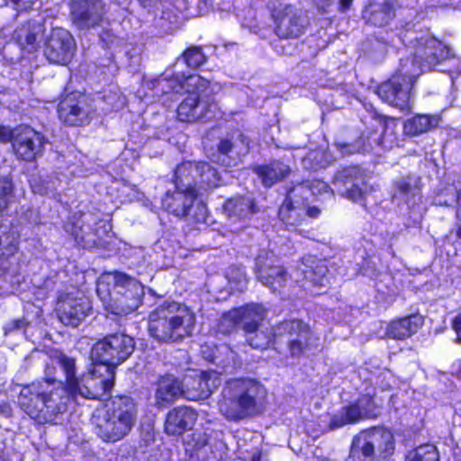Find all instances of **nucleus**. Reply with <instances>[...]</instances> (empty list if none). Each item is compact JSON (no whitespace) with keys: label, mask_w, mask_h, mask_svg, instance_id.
<instances>
[{"label":"nucleus","mask_w":461,"mask_h":461,"mask_svg":"<svg viewBox=\"0 0 461 461\" xmlns=\"http://www.w3.org/2000/svg\"><path fill=\"white\" fill-rule=\"evenodd\" d=\"M266 398L267 390L259 382L249 378L233 379L222 388L218 407L228 420L239 421L260 414Z\"/></svg>","instance_id":"f257e3e1"},{"label":"nucleus","mask_w":461,"mask_h":461,"mask_svg":"<svg viewBox=\"0 0 461 461\" xmlns=\"http://www.w3.org/2000/svg\"><path fill=\"white\" fill-rule=\"evenodd\" d=\"M194 325V313L177 302H164L149 314V333L160 343H176L190 337Z\"/></svg>","instance_id":"f03ea898"},{"label":"nucleus","mask_w":461,"mask_h":461,"mask_svg":"<svg viewBox=\"0 0 461 461\" xmlns=\"http://www.w3.org/2000/svg\"><path fill=\"white\" fill-rule=\"evenodd\" d=\"M72 398L68 386L58 384V386L44 388L42 384H32L23 387L18 396L21 408L32 419L39 423L55 420L57 416L67 410V404Z\"/></svg>","instance_id":"7ed1b4c3"},{"label":"nucleus","mask_w":461,"mask_h":461,"mask_svg":"<svg viewBox=\"0 0 461 461\" xmlns=\"http://www.w3.org/2000/svg\"><path fill=\"white\" fill-rule=\"evenodd\" d=\"M57 362L61 366V370L65 374L68 392L72 393V398L81 396L86 399L104 401L110 397V391L114 384V372L104 369L96 372L97 363H95L91 372L77 377L74 358L59 357Z\"/></svg>","instance_id":"20e7f679"},{"label":"nucleus","mask_w":461,"mask_h":461,"mask_svg":"<svg viewBox=\"0 0 461 461\" xmlns=\"http://www.w3.org/2000/svg\"><path fill=\"white\" fill-rule=\"evenodd\" d=\"M103 283L112 285L108 289L107 298H103L104 309L114 315H128L135 312L141 304L144 287L135 278L113 272L103 276Z\"/></svg>","instance_id":"39448f33"},{"label":"nucleus","mask_w":461,"mask_h":461,"mask_svg":"<svg viewBox=\"0 0 461 461\" xmlns=\"http://www.w3.org/2000/svg\"><path fill=\"white\" fill-rule=\"evenodd\" d=\"M135 349L132 337L122 333L108 334L92 347V358L96 361V372L101 369L115 373L116 367L127 360Z\"/></svg>","instance_id":"423d86ee"},{"label":"nucleus","mask_w":461,"mask_h":461,"mask_svg":"<svg viewBox=\"0 0 461 461\" xmlns=\"http://www.w3.org/2000/svg\"><path fill=\"white\" fill-rule=\"evenodd\" d=\"M314 338L308 324L294 319L281 321L273 327V347L278 349L286 345L289 354L298 358L316 348Z\"/></svg>","instance_id":"0eeeda50"},{"label":"nucleus","mask_w":461,"mask_h":461,"mask_svg":"<svg viewBox=\"0 0 461 461\" xmlns=\"http://www.w3.org/2000/svg\"><path fill=\"white\" fill-rule=\"evenodd\" d=\"M393 434L382 428H373L362 431L354 438L350 457L355 461L386 459L393 454Z\"/></svg>","instance_id":"6e6552de"},{"label":"nucleus","mask_w":461,"mask_h":461,"mask_svg":"<svg viewBox=\"0 0 461 461\" xmlns=\"http://www.w3.org/2000/svg\"><path fill=\"white\" fill-rule=\"evenodd\" d=\"M419 69H410L409 59L402 60L397 72L387 81L379 85L376 94L381 100L395 108L410 107L411 88L418 78Z\"/></svg>","instance_id":"1a4fd4ad"},{"label":"nucleus","mask_w":461,"mask_h":461,"mask_svg":"<svg viewBox=\"0 0 461 461\" xmlns=\"http://www.w3.org/2000/svg\"><path fill=\"white\" fill-rule=\"evenodd\" d=\"M175 176L180 188L191 189L197 196L221 184L218 171L207 162H184L176 167Z\"/></svg>","instance_id":"9d476101"},{"label":"nucleus","mask_w":461,"mask_h":461,"mask_svg":"<svg viewBox=\"0 0 461 461\" xmlns=\"http://www.w3.org/2000/svg\"><path fill=\"white\" fill-rule=\"evenodd\" d=\"M188 95L178 104L177 119L184 122L210 121L215 116L218 105L210 90V82L203 87L185 89Z\"/></svg>","instance_id":"9b49d317"},{"label":"nucleus","mask_w":461,"mask_h":461,"mask_svg":"<svg viewBox=\"0 0 461 461\" xmlns=\"http://www.w3.org/2000/svg\"><path fill=\"white\" fill-rule=\"evenodd\" d=\"M414 52L411 60L409 59L410 69H419L417 77L429 71L447 56L445 46L434 37L424 34L415 39Z\"/></svg>","instance_id":"f8f14e48"},{"label":"nucleus","mask_w":461,"mask_h":461,"mask_svg":"<svg viewBox=\"0 0 461 461\" xmlns=\"http://www.w3.org/2000/svg\"><path fill=\"white\" fill-rule=\"evenodd\" d=\"M58 113L64 124L79 127L90 122L94 109L85 95L72 93L59 102Z\"/></svg>","instance_id":"ddd939ff"},{"label":"nucleus","mask_w":461,"mask_h":461,"mask_svg":"<svg viewBox=\"0 0 461 461\" xmlns=\"http://www.w3.org/2000/svg\"><path fill=\"white\" fill-rule=\"evenodd\" d=\"M76 42L71 33L63 28H54L44 41V56L54 64L67 65L72 59Z\"/></svg>","instance_id":"4468645a"},{"label":"nucleus","mask_w":461,"mask_h":461,"mask_svg":"<svg viewBox=\"0 0 461 461\" xmlns=\"http://www.w3.org/2000/svg\"><path fill=\"white\" fill-rule=\"evenodd\" d=\"M48 139L30 126L15 128L13 149L18 158L32 162L41 157Z\"/></svg>","instance_id":"2eb2a0df"},{"label":"nucleus","mask_w":461,"mask_h":461,"mask_svg":"<svg viewBox=\"0 0 461 461\" xmlns=\"http://www.w3.org/2000/svg\"><path fill=\"white\" fill-rule=\"evenodd\" d=\"M256 275L265 286L272 292L280 293L288 281V275L283 266L276 264L272 253L262 250L256 258Z\"/></svg>","instance_id":"dca6fc26"},{"label":"nucleus","mask_w":461,"mask_h":461,"mask_svg":"<svg viewBox=\"0 0 461 461\" xmlns=\"http://www.w3.org/2000/svg\"><path fill=\"white\" fill-rule=\"evenodd\" d=\"M56 311L62 323L77 327L90 314L92 305L86 297L65 294L59 297Z\"/></svg>","instance_id":"f3484780"},{"label":"nucleus","mask_w":461,"mask_h":461,"mask_svg":"<svg viewBox=\"0 0 461 461\" xmlns=\"http://www.w3.org/2000/svg\"><path fill=\"white\" fill-rule=\"evenodd\" d=\"M104 5L101 0H72L70 16L73 23L80 30L94 28L101 23Z\"/></svg>","instance_id":"a211bd4d"},{"label":"nucleus","mask_w":461,"mask_h":461,"mask_svg":"<svg viewBox=\"0 0 461 461\" xmlns=\"http://www.w3.org/2000/svg\"><path fill=\"white\" fill-rule=\"evenodd\" d=\"M333 190L353 201L361 200L366 192L365 179L357 167H348L336 173L332 181Z\"/></svg>","instance_id":"6ab92c4d"},{"label":"nucleus","mask_w":461,"mask_h":461,"mask_svg":"<svg viewBox=\"0 0 461 461\" xmlns=\"http://www.w3.org/2000/svg\"><path fill=\"white\" fill-rule=\"evenodd\" d=\"M218 161L225 167H235L249 150V140L242 132L236 131L221 139L218 145Z\"/></svg>","instance_id":"aec40b11"},{"label":"nucleus","mask_w":461,"mask_h":461,"mask_svg":"<svg viewBox=\"0 0 461 461\" xmlns=\"http://www.w3.org/2000/svg\"><path fill=\"white\" fill-rule=\"evenodd\" d=\"M185 398L192 401L208 398L221 384V379L216 373L200 372L185 379Z\"/></svg>","instance_id":"412c9836"},{"label":"nucleus","mask_w":461,"mask_h":461,"mask_svg":"<svg viewBox=\"0 0 461 461\" xmlns=\"http://www.w3.org/2000/svg\"><path fill=\"white\" fill-rule=\"evenodd\" d=\"M202 355L204 359L215 365L217 370L212 373H216L218 375L221 373L231 374L241 366L240 357L228 344H220L213 347L203 345Z\"/></svg>","instance_id":"4be33fe9"},{"label":"nucleus","mask_w":461,"mask_h":461,"mask_svg":"<svg viewBox=\"0 0 461 461\" xmlns=\"http://www.w3.org/2000/svg\"><path fill=\"white\" fill-rule=\"evenodd\" d=\"M180 397H185L184 384L172 374L158 377L154 393V404L163 409L174 403Z\"/></svg>","instance_id":"5701e85b"},{"label":"nucleus","mask_w":461,"mask_h":461,"mask_svg":"<svg viewBox=\"0 0 461 461\" xmlns=\"http://www.w3.org/2000/svg\"><path fill=\"white\" fill-rule=\"evenodd\" d=\"M153 89L158 95L169 93H182L185 89H193L194 87H204L207 86V80L197 74L189 75L188 77H160L153 83Z\"/></svg>","instance_id":"b1692460"},{"label":"nucleus","mask_w":461,"mask_h":461,"mask_svg":"<svg viewBox=\"0 0 461 461\" xmlns=\"http://www.w3.org/2000/svg\"><path fill=\"white\" fill-rule=\"evenodd\" d=\"M176 191L167 193L163 199V205L168 212L178 216L186 217L191 214L192 207L197 195L191 189H182L177 185V177L175 176Z\"/></svg>","instance_id":"393cba45"},{"label":"nucleus","mask_w":461,"mask_h":461,"mask_svg":"<svg viewBox=\"0 0 461 461\" xmlns=\"http://www.w3.org/2000/svg\"><path fill=\"white\" fill-rule=\"evenodd\" d=\"M197 419L194 409L180 406L169 411L165 421V431L168 435H180L191 429Z\"/></svg>","instance_id":"a878e982"},{"label":"nucleus","mask_w":461,"mask_h":461,"mask_svg":"<svg viewBox=\"0 0 461 461\" xmlns=\"http://www.w3.org/2000/svg\"><path fill=\"white\" fill-rule=\"evenodd\" d=\"M304 28L305 20L302 12L287 6L278 20L276 33L280 38H297L303 33Z\"/></svg>","instance_id":"bb28decb"},{"label":"nucleus","mask_w":461,"mask_h":461,"mask_svg":"<svg viewBox=\"0 0 461 461\" xmlns=\"http://www.w3.org/2000/svg\"><path fill=\"white\" fill-rule=\"evenodd\" d=\"M366 139V143L359 140L356 143L336 142L335 146L345 156L360 152L361 150H367L368 149H372L375 144L384 149H389L393 148L396 140L395 136L392 133L388 134L386 131L382 135L368 136Z\"/></svg>","instance_id":"cd10ccee"},{"label":"nucleus","mask_w":461,"mask_h":461,"mask_svg":"<svg viewBox=\"0 0 461 461\" xmlns=\"http://www.w3.org/2000/svg\"><path fill=\"white\" fill-rule=\"evenodd\" d=\"M44 32V24L40 21L32 20L15 30L14 39L21 48L27 50L28 52H33L38 49Z\"/></svg>","instance_id":"c85d7f7f"},{"label":"nucleus","mask_w":461,"mask_h":461,"mask_svg":"<svg viewBox=\"0 0 461 461\" xmlns=\"http://www.w3.org/2000/svg\"><path fill=\"white\" fill-rule=\"evenodd\" d=\"M131 429L122 421L105 411L103 419L96 426V434L103 441L114 443L124 438Z\"/></svg>","instance_id":"c756f323"},{"label":"nucleus","mask_w":461,"mask_h":461,"mask_svg":"<svg viewBox=\"0 0 461 461\" xmlns=\"http://www.w3.org/2000/svg\"><path fill=\"white\" fill-rule=\"evenodd\" d=\"M300 269L305 279L309 280L314 286L326 287L330 284L328 267L324 259L312 255L303 257Z\"/></svg>","instance_id":"7c9ffc66"},{"label":"nucleus","mask_w":461,"mask_h":461,"mask_svg":"<svg viewBox=\"0 0 461 461\" xmlns=\"http://www.w3.org/2000/svg\"><path fill=\"white\" fill-rule=\"evenodd\" d=\"M423 323V317L420 314L393 320L386 327V336L393 339H406L416 333Z\"/></svg>","instance_id":"2f4dec72"},{"label":"nucleus","mask_w":461,"mask_h":461,"mask_svg":"<svg viewBox=\"0 0 461 461\" xmlns=\"http://www.w3.org/2000/svg\"><path fill=\"white\" fill-rule=\"evenodd\" d=\"M240 326L243 331L260 328L268 314V309L262 303H247L236 308Z\"/></svg>","instance_id":"473e14b6"},{"label":"nucleus","mask_w":461,"mask_h":461,"mask_svg":"<svg viewBox=\"0 0 461 461\" xmlns=\"http://www.w3.org/2000/svg\"><path fill=\"white\" fill-rule=\"evenodd\" d=\"M106 412L131 429L136 423L138 411L136 403L131 396H115L112 399Z\"/></svg>","instance_id":"72a5a7b5"},{"label":"nucleus","mask_w":461,"mask_h":461,"mask_svg":"<svg viewBox=\"0 0 461 461\" xmlns=\"http://www.w3.org/2000/svg\"><path fill=\"white\" fill-rule=\"evenodd\" d=\"M96 217L90 212H83L80 217L75 220L69 230L76 241L84 246H92L96 243L93 224L96 222Z\"/></svg>","instance_id":"f704fd0d"},{"label":"nucleus","mask_w":461,"mask_h":461,"mask_svg":"<svg viewBox=\"0 0 461 461\" xmlns=\"http://www.w3.org/2000/svg\"><path fill=\"white\" fill-rule=\"evenodd\" d=\"M253 172L259 177L264 186L271 187L285 179L291 168L280 160H273L268 164L255 167Z\"/></svg>","instance_id":"c9c22d12"},{"label":"nucleus","mask_w":461,"mask_h":461,"mask_svg":"<svg viewBox=\"0 0 461 461\" xmlns=\"http://www.w3.org/2000/svg\"><path fill=\"white\" fill-rule=\"evenodd\" d=\"M303 188V185H300L291 190L280 206L278 216L287 227H295L304 219V206L303 203L294 201L293 197L295 191Z\"/></svg>","instance_id":"e433bc0d"},{"label":"nucleus","mask_w":461,"mask_h":461,"mask_svg":"<svg viewBox=\"0 0 461 461\" xmlns=\"http://www.w3.org/2000/svg\"><path fill=\"white\" fill-rule=\"evenodd\" d=\"M394 17V10L388 0H370L363 18L375 26H385Z\"/></svg>","instance_id":"4c0bfd02"},{"label":"nucleus","mask_w":461,"mask_h":461,"mask_svg":"<svg viewBox=\"0 0 461 461\" xmlns=\"http://www.w3.org/2000/svg\"><path fill=\"white\" fill-rule=\"evenodd\" d=\"M223 211L231 221H243L255 212L254 201L249 197L235 196L225 202Z\"/></svg>","instance_id":"58836bf2"},{"label":"nucleus","mask_w":461,"mask_h":461,"mask_svg":"<svg viewBox=\"0 0 461 461\" xmlns=\"http://www.w3.org/2000/svg\"><path fill=\"white\" fill-rule=\"evenodd\" d=\"M393 201L399 200L411 206L420 200L418 180L411 176L401 177L394 182Z\"/></svg>","instance_id":"ea45409f"},{"label":"nucleus","mask_w":461,"mask_h":461,"mask_svg":"<svg viewBox=\"0 0 461 461\" xmlns=\"http://www.w3.org/2000/svg\"><path fill=\"white\" fill-rule=\"evenodd\" d=\"M438 115L416 114L405 121L403 131L408 136H418L438 127Z\"/></svg>","instance_id":"a19ab883"},{"label":"nucleus","mask_w":461,"mask_h":461,"mask_svg":"<svg viewBox=\"0 0 461 461\" xmlns=\"http://www.w3.org/2000/svg\"><path fill=\"white\" fill-rule=\"evenodd\" d=\"M363 419L360 411L354 402L341 408L337 413L332 415L329 427L330 429H336L348 424L357 423Z\"/></svg>","instance_id":"79ce46f5"},{"label":"nucleus","mask_w":461,"mask_h":461,"mask_svg":"<svg viewBox=\"0 0 461 461\" xmlns=\"http://www.w3.org/2000/svg\"><path fill=\"white\" fill-rule=\"evenodd\" d=\"M246 342L253 348L264 349L273 345V328L271 332L261 330L260 328L253 329L249 331H244Z\"/></svg>","instance_id":"37998d69"},{"label":"nucleus","mask_w":461,"mask_h":461,"mask_svg":"<svg viewBox=\"0 0 461 461\" xmlns=\"http://www.w3.org/2000/svg\"><path fill=\"white\" fill-rule=\"evenodd\" d=\"M332 155L322 148L310 150L303 158L305 167L312 169L324 167L333 161Z\"/></svg>","instance_id":"c03bdc74"},{"label":"nucleus","mask_w":461,"mask_h":461,"mask_svg":"<svg viewBox=\"0 0 461 461\" xmlns=\"http://www.w3.org/2000/svg\"><path fill=\"white\" fill-rule=\"evenodd\" d=\"M17 249L18 244L14 233L6 227L0 226V261L7 260L17 252Z\"/></svg>","instance_id":"a18cd8bd"},{"label":"nucleus","mask_w":461,"mask_h":461,"mask_svg":"<svg viewBox=\"0 0 461 461\" xmlns=\"http://www.w3.org/2000/svg\"><path fill=\"white\" fill-rule=\"evenodd\" d=\"M405 461H439V455L434 445L425 444L410 451Z\"/></svg>","instance_id":"49530a36"},{"label":"nucleus","mask_w":461,"mask_h":461,"mask_svg":"<svg viewBox=\"0 0 461 461\" xmlns=\"http://www.w3.org/2000/svg\"><path fill=\"white\" fill-rule=\"evenodd\" d=\"M59 357H67L63 353L56 352L51 357L50 361L48 362L45 366L44 371V379L41 382H38L37 384H42L44 388L55 387L58 386V384H63L61 381L56 379L55 374L57 366L61 368V366L57 362Z\"/></svg>","instance_id":"de8ad7c7"},{"label":"nucleus","mask_w":461,"mask_h":461,"mask_svg":"<svg viewBox=\"0 0 461 461\" xmlns=\"http://www.w3.org/2000/svg\"><path fill=\"white\" fill-rule=\"evenodd\" d=\"M355 403L364 419H369L377 416L378 406L370 394L367 393L361 395L355 402Z\"/></svg>","instance_id":"09e8293b"},{"label":"nucleus","mask_w":461,"mask_h":461,"mask_svg":"<svg viewBox=\"0 0 461 461\" xmlns=\"http://www.w3.org/2000/svg\"><path fill=\"white\" fill-rule=\"evenodd\" d=\"M182 58L185 63L192 68H196L203 65L206 57L203 54L202 48L197 46L189 47L183 54Z\"/></svg>","instance_id":"8fccbe9b"},{"label":"nucleus","mask_w":461,"mask_h":461,"mask_svg":"<svg viewBox=\"0 0 461 461\" xmlns=\"http://www.w3.org/2000/svg\"><path fill=\"white\" fill-rule=\"evenodd\" d=\"M237 325H240V322L235 308L221 316L217 325V330L221 334H230L235 330Z\"/></svg>","instance_id":"3c124183"},{"label":"nucleus","mask_w":461,"mask_h":461,"mask_svg":"<svg viewBox=\"0 0 461 461\" xmlns=\"http://www.w3.org/2000/svg\"><path fill=\"white\" fill-rule=\"evenodd\" d=\"M14 185L8 177L0 179V213L7 207L13 197Z\"/></svg>","instance_id":"603ef678"},{"label":"nucleus","mask_w":461,"mask_h":461,"mask_svg":"<svg viewBox=\"0 0 461 461\" xmlns=\"http://www.w3.org/2000/svg\"><path fill=\"white\" fill-rule=\"evenodd\" d=\"M27 324L28 322L25 319L12 320L4 326L5 334L7 335L14 331L22 330L25 329Z\"/></svg>","instance_id":"864d4df0"},{"label":"nucleus","mask_w":461,"mask_h":461,"mask_svg":"<svg viewBox=\"0 0 461 461\" xmlns=\"http://www.w3.org/2000/svg\"><path fill=\"white\" fill-rule=\"evenodd\" d=\"M14 135L15 129L12 130L9 127L1 125L0 126V141L3 143H7L12 141V144L14 142Z\"/></svg>","instance_id":"5fc2aeb1"},{"label":"nucleus","mask_w":461,"mask_h":461,"mask_svg":"<svg viewBox=\"0 0 461 461\" xmlns=\"http://www.w3.org/2000/svg\"><path fill=\"white\" fill-rule=\"evenodd\" d=\"M6 4L11 3L15 9L26 10L31 8L37 0H5Z\"/></svg>","instance_id":"6e6d98bb"},{"label":"nucleus","mask_w":461,"mask_h":461,"mask_svg":"<svg viewBox=\"0 0 461 461\" xmlns=\"http://www.w3.org/2000/svg\"><path fill=\"white\" fill-rule=\"evenodd\" d=\"M321 209L317 206H310L304 207V216L307 215L310 218L315 219L318 218L321 214Z\"/></svg>","instance_id":"4d7b16f0"},{"label":"nucleus","mask_w":461,"mask_h":461,"mask_svg":"<svg viewBox=\"0 0 461 461\" xmlns=\"http://www.w3.org/2000/svg\"><path fill=\"white\" fill-rule=\"evenodd\" d=\"M0 413L5 417L12 415V408L9 403H0Z\"/></svg>","instance_id":"13d9d810"},{"label":"nucleus","mask_w":461,"mask_h":461,"mask_svg":"<svg viewBox=\"0 0 461 461\" xmlns=\"http://www.w3.org/2000/svg\"><path fill=\"white\" fill-rule=\"evenodd\" d=\"M352 2L353 0H340L339 1V9L341 12H346L348 11L351 5H352Z\"/></svg>","instance_id":"bf43d9fd"},{"label":"nucleus","mask_w":461,"mask_h":461,"mask_svg":"<svg viewBox=\"0 0 461 461\" xmlns=\"http://www.w3.org/2000/svg\"><path fill=\"white\" fill-rule=\"evenodd\" d=\"M452 326L456 332H461V314L454 319Z\"/></svg>","instance_id":"052dcab7"},{"label":"nucleus","mask_w":461,"mask_h":461,"mask_svg":"<svg viewBox=\"0 0 461 461\" xmlns=\"http://www.w3.org/2000/svg\"><path fill=\"white\" fill-rule=\"evenodd\" d=\"M32 190H33L34 193L40 194L41 195L49 194L48 188L37 186V185H32Z\"/></svg>","instance_id":"680f3d73"},{"label":"nucleus","mask_w":461,"mask_h":461,"mask_svg":"<svg viewBox=\"0 0 461 461\" xmlns=\"http://www.w3.org/2000/svg\"><path fill=\"white\" fill-rule=\"evenodd\" d=\"M317 185L320 186L321 190H326L328 185L324 182L317 181Z\"/></svg>","instance_id":"e2e57ef3"},{"label":"nucleus","mask_w":461,"mask_h":461,"mask_svg":"<svg viewBox=\"0 0 461 461\" xmlns=\"http://www.w3.org/2000/svg\"><path fill=\"white\" fill-rule=\"evenodd\" d=\"M456 236L461 239V226L458 227L457 230H456Z\"/></svg>","instance_id":"0e129e2a"},{"label":"nucleus","mask_w":461,"mask_h":461,"mask_svg":"<svg viewBox=\"0 0 461 461\" xmlns=\"http://www.w3.org/2000/svg\"><path fill=\"white\" fill-rule=\"evenodd\" d=\"M456 341L457 343H461V337H460L459 335L456 337Z\"/></svg>","instance_id":"69168bd1"},{"label":"nucleus","mask_w":461,"mask_h":461,"mask_svg":"<svg viewBox=\"0 0 461 461\" xmlns=\"http://www.w3.org/2000/svg\"><path fill=\"white\" fill-rule=\"evenodd\" d=\"M197 208H198V209H200V210H204L203 205H201V204H198V205H197Z\"/></svg>","instance_id":"338daca9"}]
</instances>
